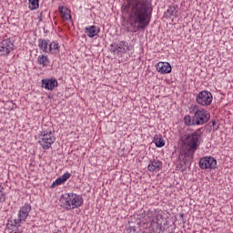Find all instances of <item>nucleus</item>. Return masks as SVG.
<instances>
[{
  "mask_svg": "<svg viewBox=\"0 0 233 233\" xmlns=\"http://www.w3.org/2000/svg\"><path fill=\"white\" fill-rule=\"evenodd\" d=\"M57 185H59V177H57L56 179V181L53 182V184L51 185L52 188H54L55 187H57Z\"/></svg>",
  "mask_w": 233,
  "mask_h": 233,
  "instance_id": "nucleus-26",
  "label": "nucleus"
},
{
  "mask_svg": "<svg viewBox=\"0 0 233 233\" xmlns=\"http://www.w3.org/2000/svg\"><path fill=\"white\" fill-rule=\"evenodd\" d=\"M199 137H201V130L198 129L184 138L183 143L188 152H196L198 150Z\"/></svg>",
  "mask_w": 233,
  "mask_h": 233,
  "instance_id": "nucleus-4",
  "label": "nucleus"
},
{
  "mask_svg": "<svg viewBox=\"0 0 233 233\" xmlns=\"http://www.w3.org/2000/svg\"><path fill=\"white\" fill-rule=\"evenodd\" d=\"M84 203L83 197L72 193V200H71V210L74 208H79Z\"/></svg>",
  "mask_w": 233,
  "mask_h": 233,
  "instance_id": "nucleus-13",
  "label": "nucleus"
},
{
  "mask_svg": "<svg viewBox=\"0 0 233 233\" xmlns=\"http://www.w3.org/2000/svg\"><path fill=\"white\" fill-rule=\"evenodd\" d=\"M189 114H194L195 125H205L210 119V113L208 110L199 108V106L192 104L188 107Z\"/></svg>",
  "mask_w": 233,
  "mask_h": 233,
  "instance_id": "nucleus-2",
  "label": "nucleus"
},
{
  "mask_svg": "<svg viewBox=\"0 0 233 233\" xmlns=\"http://www.w3.org/2000/svg\"><path fill=\"white\" fill-rule=\"evenodd\" d=\"M30 210H32V207L29 204H25V206L21 207L17 214L18 218L16 219L19 220L20 223L26 221V218L30 214Z\"/></svg>",
  "mask_w": 233,
  "mask_h": 233,
  "instance_id": "nucleus-8",
  "label": "nucleus"
},
{
  "mask_svg": "<svg viewBox=\"0 0 233 233\" xmlns=\"http://www.w3.org/2000/svg\"><path fill=\"white\" fill-rule=\"evenodd\" d=\"M14 50V43L9 39H5L0 42V56H8Z\"/></svg>",
  "mask_w": 233,
  "mask_h": 233,
  "instance_id": "nucleus-7",
  "label": "nucleus"
},
{
  "mask_svg": "<svg viewBox=\"0 0 233 233\" xmlns=\"http://www.w3.org/2000/svg\"><path fill=\"white\" fill-rule=\"evenodd\" d=\"M128 5L132 6L128 17L132 32L145 30L147 25L150 24V16L152 15V6L148 4V0H128Z\"/></svg>",
  "mask_w": 233,
  "mask_h": 233,
  "instance_id": "nucleus-1",
  "label": "nucleus"
},
{
  "mask_svg": "<svg viewBox=\"0 0 233 233\" xmlns=\"http://www.w3.org/2000/svg\"><path fill=\"white\" fill-rule=\"evenodd\" d=\"M37 21H39V23H43V15L41 14L37 16Z\"/></svg>",
  "mask_w": 233,
  "mask_h": 233,
  "instance_id": "nucleus-27",
  "label": "nucleus"
},
{
  "mask_svg": "<svg viewBox=\"0 0 233 233\" xmlns=\"http://www.w3.org/2000/svg\"><path fill=\"white\" fill-rule=\"evenodd\" d=\"M154 143H155L156 147H157L158 148L165 147V140L159 136L155 137Z\"/></svg>",
  "mask_w": 233,
  "mask_h": 233,
  "instance_id": "nucleus-20",
  "label": "nucleus"
},
{
  "mask_svg": "<svg viewBox=\"0 0 233 233\" xmlns=\"http://www.w3.org/2000/svg\"><path fill=\"white\" fill-rule=\"evenodd\" d=\"M60 15L62 19H65L66 21H72L71 12L70 9H68L67 7L62 6L60 8Z\"/></svg>",
  "mask_w": 233,
  "mask_h": 233,
  "instance_id": "nucleus-16",
  "label": "nucleus"
},
{
  "mask_svg": "<svg viewBox=\"0 0 233 233\" xmlns=\"http://www.w3.org/2000/svg\"><path fill=\"white\" fill-rule=\"evenodd\" d=\"M61 207L66 208V210H71L70 205H72V193H65L60 198Z\"/></svg>",
  "mask_w": 233,
  "mask_h": 233,
  "instance_id": "nucleus-12",
  "label": "nucleus"
},
{
  "mask_svg": "<svg viewBox=\"0 0 233 233\" xmlns=\"http://www.w3.org/2000/svg\"><path fill=\"white\" fill-rule=\"evenodd\" d=\"M212 100V93L208 91H201L196 96V101L200 106H210Z\"/></svg>",
  "mask_w": 233,
  "mask_h": 233,
  "instance_id": "nucleus-5",
  "label": "nucleus"
},
{
  "mask_svg": "<svg viewBox=\"0 0 233 233\" xmlns=\"http://www.w3.org/2000/svg\"><path fill=\"white\" fill-rule=\"evenodd\" d=\"M156 68L158 74H170L172 72V66L168 62H158Z\"/></svg>",
  "mask_w": 233,
  "mask_h": 233,
  "instance_id": "nucleus-11",
  "label": "nucleus"
},
{
  "mask_svg": "<svg viewBox=\"0 0 233 233\" xmlns=\"http://www.w3.org/2000/svg\"><path fill=\"white\" fill-rule=\"evenodd\" d=\"M147 168L150 172H159L161 170V162L154 160L147 166Z\"/></svg>",
  "mask_w": 233,
  "mask_h": 233,
  "instance_id": "nucleus-17",
  "label": "nucleus"
},
{
  "mask_svg": "<svg viewBox=\"0 0 233 233\" xmlns=\"http://www.w3.org/2000/svg\"><path fill=\"white\" fill-rule=\"evenodd\" d=\"M218 167V160L212 157H204L199 160V167L202 170H214Z\"/></svg>",
  "mask_w": 233,
  "mask_h": 233,
  "instance_id": "nucleus-6",
  "label": "nucleus"
},
{
  "mask_svg": "<svg viewBox=\"0 0 233 233\" xmlns=\"http://www.w3.org/2000/svg\"><path fill=\"white\" fill-rule=\"evenodd\" d=\"M184 123L187 127H191V125H196V122H194V116L191 117L190 116H186L184 117Z\"/></svg>",
  "mask_w": 233,
  "mask_h": 233,
  "instance_id": "nucleus-23",
  "label": "nucleus"
},
{
  "mask_svg": "<svg viewBox=\"0 0 233 233\" xmlns=\"http://www.w3.org/2000/svg\"><path fill=\"white\" fill-rule=\"evenodd\" d=\"M98 32H100V29L96 25H91L89 27H86L85 29V33L86 34V35H88V37H96Z\"/></svg>",
  "mask_w": 233,
  "mask_h": 233,
  "instance_id": "nucleus-14",
  "label": "nucleus"
},
{
  "mask_svg": "<svg viewBox=\"0 0 233 233\" xmlns=\"http://www.w3.org/2000/svg\"><path fill=\"white\" fill-rule=\"evenodd\" d=\"M116 50L117 54H127L128 52V44H126L125 42H120L119 44L116 45Z\"/></svg>",
  "mask_w": 233,
  "mask_h": 233,
  "instance_id": "nucleus-18",
  "label": "nucleus"
},
{
  "mask_svg": "<svg viewBox=\"0 0 233 233\" xmlns=\"http://www.w3.org/2000/svg\"><path fill=\"white\" fill-rule=\"evenodd\" d=\"M29 10H37L39 8V0H28Z\"/></svg>",
  "mask_w": 233,
  "mask_h": 233,
  "instance_id": "nucleus-21",
  "label": "nucleus"
},
{
  "mask_svg": "<svg viewBox=\"0 0 233 233\" xmlns=\"http://www.w3.org/2000/svg\"><path fill=\"white\" fill-rule=\"evenodd\" d=\"M70 179V173H65L62 175V177L59 178V185H63L66 181Z\"/></svg>",
  "mask_w": 233,
  "mask_h": 233,
  "instance_id": "nucleus-24",
  "label": "nucleus"
},
{
  "mask_svg": "<svg viewBox=\"0 0 233 233\" xmlns=\"http://www.w3.org/2000/svg\"><path fill=\"white\" fill-rule=\"evenodd\" d=\"M37 61L39 65H42L43 66H46V65H48V56L45 55L39 56L37 58Z\"/></svg>",
  "mask_w": 233,
  "mask_h": 233,
  "instance_id": "nucleus-22",
  "label": "nucleus"
},
{
  "mask_svg": "<svg viewBox=\"0 0 233 233\" xmlns=\"http://www.w3.org/2000/svg\"><path fill=\"white\" fill-rule=\"evenodd\" d=\"M38 46L42 52H46V54L50 52V42L48 40L39 39Z\"/></svg>",
  "mask_w": 233,
  "mask_h": 233,
  "instance_id": "nucleus-15",
  "label": "nucleus"
},
{
  "mask_svg": "<svg viewBox=\"0 0 233 233\" xmlns=\"http://www.w3.org/2000/svg\"><path fill=\"white\" fill-rule=\"evenodd\" d=\"M6 201V195L0 190V203H5Z\"/></svg>",
  "mask_w": 233,
  "mask_h": 233,
  "instance_id": "nucleus-25",
  "label": "nucleus"
},
{
  "mask_svg": "<svg viewBox=\"0 0 233 233\" xmlns=\"http://www.w3.org/2000/svg\"><path fill=\"white\" fill-rule=\"evenodd\" d=\"M19 227H21V222L15 219H8L6 224V230L9 233H17L19 232Z\"/></svg>",
  "mask_w": 233,
  "mask_h": 233,
  "instance_id": "nucleus-9",
  "label": "nucleus"
},
{
  "mask_svg": "<svg viewBox=\"0 0 233 233\" xmlns=\"http://www.w3.org/2000/svg\"><path fill=\"white\" fill-rule=\"evenodd\" d=\"M58 85L57 79L56 78L42 79V88H45L46 90H54Z\"/></svg>",
  "mask_w": 233,
  "mask_h": 233,
  "instance_id": "nucleus-10",
  "label": "nucleus"
},
{
  "mask_svg": "<svg viewBox=\"0 0 233 233\" xmlns=\"http://www.w3.org/2000/svg\"><path fill=\"white\" fill-rule=\"evenodd\" d=\"M50 54H57L59 52V44L57 42H53L49 44Z\"/></svg>",
  "mask_w": 233,
  "mask_h": 233,
  "instance_id": "nucleus-19",
  "label": "nucleus"
},
{
  "mask_svg": "<svg viewBox=\"0 0 233 233\" xmlns=\"http://www.w3.org/2000/svg\"><path fill=\"white\" fill-rule=\"evenodd\" d=\"M54 141H56V137H54V133H52V130L44 129L43 131L39 132L38 143L39 145H41L43 148L45 149L50 148Z\"/></svg>",
  "mask_w": 233,
  "mask_h": 233,
  "instance_id": "nucleus-3",
  "label": "nucleus"
}]
</instances>
